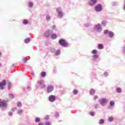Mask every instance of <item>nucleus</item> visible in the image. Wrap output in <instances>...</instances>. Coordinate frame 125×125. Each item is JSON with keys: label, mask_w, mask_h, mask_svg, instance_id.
Returning <instances> with one entry per match:
<instances>
[{"label": "nucleus", "mask_w": 125, "mask_h": 125, "mask_svg": "<svg viewBox=\"0 0 125 125\" xmlns=\"http://www.w3.org/2000/svg\"><path fill=\"white\" fill-rule=\"evenodd\" d=\"M56 13H57L58 16L59 18H62L63 16H64V12H63V10H62V8L60 7L57 8Z\"/></svg>", "instance_id": "f257e3e1"}, {"label": "nucleus", "mask_w": 125, "mask_h": 125, "mask_svg": "<svg viewBox=\"0 0 125 125\" xmlns=\"http://www.w3.org/2000/svg\"><path fill=\"white\" fill-rule=\"evenodd\" d=\"M93 30L94 31H95L96 32H97V33H101L102 32V26H101V24L99 23H97L95 24L93 27Z\"/></svg>", "instance_id": "f03ea898"}, {"label": "nucleus", "mask_w": 125, "mask_h": 125, "mask_svg": "<svg viewBox=\"0 0 125 125\" xmlns=\"http://www.w3.org/2000/svg\"><path fill=\"white\" fill-rule=\"evenodd\" d=\"M59 42L60 45L63 46V47H68V46H69V43H68L64 39H60Z\"/></svg>", "instance_id": "7ed1b4c3"}, {"label": "nucleus", "mask_w": 125, "mask_h": 125, "mask_svg": "<svg viewBox=\"0 0 125 125\" xmlns=\"http://www.w3.org/2000/svg\"><path fill=\"white\" fill-rule=\"evenodd\" d=\"M108 100L105 98H102L99 100V103L102 106H105L108 103Z\"/></svg>", "instance_id": "20e7f679"}, {"label": "nucleus", "mask_w": 125, "mask_h": 125, "mask_svg": "<svg viewBox=\"0 0 125 125\" xmlns=\"http://www.w3.org/2000/svg\"><path fill=\"white\" fill-rule=\"evenodd\" d=\"M104 35H108L109 38L110 39H112V38H114V32L112 31H108V30H105L104 31Z\"/></svg>", "instance_id": "39448f33"}, {"label": "nucleus", "mask_w": 125, "mask_h": 125, "mask_svg": "<svg viewBox=\"0 0 125 125\" xmlns=\"http://www.w3.org/2000/svg\"><path fill=\"white\" fill-rule=\"evenodd\" d=\"M48 100L52 103L55 102V101H56V97L53 95H51L48 97Z\"/></svg>", "instance_id": "423d86ee"}, {"label": "nucleus", "mask_w": 125, "mask_h": 125, "mask_svg": "<svg viewBox=\"0 0 125 125\" xmlns=\"http://www.w3.org/2000/svg\"><path fill=\"white\" fill-rule=\"evenodd\" d=\"M102 5L100 4H98L95 7V10L97 12H101V11H102Z\"/></svg>", "instance_id": "0eeeda50"}, {"label": "nucleus", "mask_w": 125, "mask_h": 125, "mask_svg": "<svg viewBox=\"0 0 125 125\" xmlns=\"http://www.w3.org/2000/svg\"><path fill=\"white\" fill-rule=\"evenodd\" d=\"M38 83L41 88H44V87L46 86L45 84H44V81L43 80H42L38 81Z\"/></svg>", "instance_id": "6e6552de"}, {"label": "nucleus", "mask_w": 125, "mask_h": 125, "mask_svg": "<svg viewBox=\"0 0 125 125\" xmlns=\"http://www.w3.org/2000/svg\"><path fill=\"white\" fill-rule=\"evenodd\" d=\"M54 90V87L53 85H49L47 87V93H51V92Z\"/></svg>", "instance_id": "1a4fd4ad"}, {"label": "nucleus", "mask_w": 125, "mask_h": 125, "mask_svg": "<svg viewBox=\"0 0 125 125\" xmlns=\"http://www.w3.org/2000/svg\"><path fill=\"white\" fill-rule=\"evenodd\" d=\"M1 107L6 108V107H7V104L6 103V102L2 101L1 99H0V108H1Z\"/></svg>", "instance_id": "9d476101"}, {"label": "nucleus", "mask_w": 125, "mask_h": 125, "mask_svg": "<svg viewBox=\"0 0 125 125\" xmlns=\"http://www.w3.org/2000/svg\"><path fill=\"white\" fill-rule=\"evenodd\" d=\"M6 84V81L5 80H4L2 81V83H0V90H2L4 89V85H5Z\"/></svg>", "instance_id": "9b49d317"}, {"label": "nucleus", "mask_w": 125, "mask_h": 125, "mask_svg": "<svg viewBox=\"0 0 125 125\" xmlns=\"http://www.w3.org/2000/svg\"><path fill=\"white\" fill-rule=\"evenodd\" d=\"M96 3H97V0H91L89 2V6H94Z\"/></svg>", "instance_id": "f8f14e48"}, {"label": "nucleus", "mask_w": 125, "mask_h": 125, "mask_svg": "<svg viewBox=\"0 0 125 125\" xmlns=\"http://www.w3.org/2000/svg\"><path fill=\"white\" fill-rule=\"evenodd\" d=\"M52 30H48V31L46 32L45 33V37H48L51 36V35L52 34Z\"/></svg>", "instance_id": "ddd939ff"}, {"label": "nucleus", "mask_w": 125, "mask_h": 125, "mask_svg": "<svg viewBox=\"0 0 125 125\" xmlns=\"http://www.w3.org/2000/svg\"><path fill=\"white\" fill-rule=\"evenodd\" d=\"M98 57H99V56L98 54L94 55L93 56V61H94V62H98L97 61Z\"/></svg>", "instance_id": "4468645a"}, {"label": "nucleus", "mask_w": 125, "mask_h": 125, "mask_svg": "<svg viewBox=\"0 0 125 125\" xmlns=\"http://www.w3.org/2000/svg\"><path fill=\"white\" fill-rule=\"evenodd\" d=\"M27 7L29 8H32L34 6V2L32 1H28L27 3Z\"/></svg>", "instance_id": "2eb2a0df"}, {"label": "nucleus", "mask_w": 125, "mask_h": 125, "mask_svg": "<svg viewBox=\"0 0 125 125\" xmlns=\"http://www.w3.org/2000/svg\"><path fill=\"white\" fill-rule=\"evenodd\" d=\"M116 92H117V93H122L123 90L121 87H117L116 89Z\"/></svg>", "instance_id": "dca6fc26"}, {"label": "nucleus", "mask_w": 125, "mask_h": 125, "mask_svg": "<svg viewBox=\"0 0 125 125\" xmlns=\"http://www.w3.org/2000/svg\"><path fill=\"white\" fill-rule=\"evenodd\" d=\"M90 95H94L95 94V90L93 89H91L89 91Z\"/></svg>", "instance_id": "f3484780"}, {"label": "nucleus", "mask_w": 125, "mask_h": 125, "mask_svg": "<svg viewBox=\"0 0 125 125\" xmlns=\"http://www.w3.org/2000/svg\"><path fill=\"white\" fill-rule=\"evenodd\" d=\"M23 113V109H18L17 111V114H18V115H22Z\"/></svg>", "instance_id": "a211bd4d"}, {"label": "nucleus", "mask_w": 125, "mask_h": 125, "mask_svg": "<svg viewBox=\"0 0 125 125\" xmlns=\"http://www.w3.org/2000/svg\"><path fill=\"white\" fill-rule=\"evenodd\" d=\"M61 53V51H60V50H57L55 52L54 54L56 56H58V55H60Z\"/></svg>", "instance_id": "6ab92c4d"}, {"label": "nucleus", "mask_w": 125, "mask_h": 125, "mask_svg": "<svg viewBox=\"0 0 125 125\" xmlns=\"http://www.w3.org/2000/svg\"><path fill=\"white\" fill-rule=\"evenodd\" d=\"M24 42L25 43H29L30 42H31V38H28L27 39H24Z\"/></svg>", "instance_id": "aec40b11"}, {"label": "nucleus", "mask_w": 125, "mask_h": 125, "mask_svg": "<svg viewBox=\"0 0 125 125\" xmlns=\"http://www.w3.org/2000/svg\"><path fill=\"white\" fill-rule=\"evenodd\" d=\"M51 38L52 40H55L57 39V35L55 34H52L51 36Z\"/></svg>", "instance_id": "412c9836"}, {"label": "nucleus", "mask_w": 125, "mask_h": 125, "mask_svg": "<svg viewBox=\"0 0 125 125\" xmlns=\"http://www.w3.org/2000/svg\"><path fill=\"white\" fill-rule=\"evenodd\" d=\"M22 24L23 25H27V24H29V21L26 19H24L22 21Z\"/></svg>", "instance_id": "4be33fe9"}, {"label": "nucleus", "mask_w": 125, "mask_h": 125, "mask_svg": "<svg viewBox=\"0 0 125 125\" xmlns=\"http://www.w3.org/2000/svg\"><path fill=\"white\" fill-rule=\"evenodd\" d=\"M51 18V16H50V15H49V14L46 15V20L47 21H50Z\"/></svg>", "instance_id": "5701e85b"}, {"label": "nucleus", "mask_w": 125, "mask_h": 125, "mask_svg": "<svg viewBox=\"0 0 125 125\" xmlns=\"http://www.w3.org/2000/svg\"><path fill=\"white\" fill-rule=\"evenodd\" d=\"M98 47L99 49H103L104 48V46L103 45V44H99L98 45Z\"/></svg>", "instance_id": "b1692460"}, {"label": "nucleus", "mask_w": 125, "mask_h": 125, "mask_svg": "<svg viewBox=\"0 0 125 125\" xmlns=\"http://www.w3.org/2000/svg\"><path fill=\"white\" fill-rule=\"evenodd\" d=\"M110 107H113L115 105V102L114 101H111L109 103Z\"/></svg>", "instance_id": "393cba45"}, {"label": "nucleus", "mask_w": 125, "mask_h": 125, "mask_svg": "<svg viewBox=\"0 0 125 125\" xmlns=\"http://www.w3.org/2000/svg\"><path fill=\"white\" fill-rule=\"evenodd\" d=\"M91 23H85L83 25L84 27H86V28L88 27H90V26H91Z\"/></svg>", "instance_id": "a878e982"}, {"label": "nucleus", "mask_w": 125, "mask_h": 125, "mask_svg": "<svg viewBox=\"0 0 125 125\" xmlns=\"http://www.w3.org/2000/svg\"><path fill=\"white\" fill-rule=\"evenodd\" d=\"M108 122H113L114 121V117H109L108 118Z\"/></svg>", "instance_id": "bb28decb"}, {"label": "nucleus", "mask_w": 125, "mask_h": 125, "mask_svg": "<svg viewBox=\"0 0 125 125\" xmlns=\"http://www.w3.org/2000/svg\"><path fill=\"white\" fill-rule=\"evenodd\" d=\"M41 76L42 78H44V77L46 76V73H45V72L43 71L41 73Z\"/></svg>", "instance_id": "cd10ccee"}, {"label": "nucleus", "mask_w": 125, "mask_h": 125, "mask_svg": "<svg viewBox=\"0 0 125 125\" xmlns=\"http://www.w3.org/2000/svg\"><path fill=\"white\" fill-rule=\"evenodd\" d=\"M104 123H105V121H104V120H103V119L100 120L99 125H103V124H104Z\"/></svg>", "instance_id": "c85d7f7f"}, {"label": "nucleus", "mask_w": 125, "mask_h": 125, "mask_svg": "<svg viewBox=\"0 0 125 125\" xmlns=\"http://www.w3.org/2000/svg\"><path fill=\"white\" fill-rule=\"evenodd\" d=\"M94 108L95 109H97L98 108H100V105H99V104H96L95 105H94Z\"/></svg>", "instance_id": "c756f323"}, {"label": "nucleus", "mask_w": 125, "mask_h": 125, "mask_svg": "<svg viewBox=\"0 0 125 125\" xmlns=\"http://www.w3.org/2000/svg\"><path fill=\"white\" fill-rule=\"evenodd\" d=\"M17 105L18 107H19L20 108H21V107H22V104L21 103V102H18L17 103Z\"/></svg>", "instance_id": "7c9ffc66"}, {"label": "nucleus", "mask_w": 125, "mask_h": 125, "mask_svg": "<svg viewBox=\"0 0 125 125\" xmlns=\"http://www.w3.org/2000/svg\"><path fill=\"white\" fill-rule=\"evenodd\" d=\"M35 122H36V123H40V122H41V118H36L35 119Z\"/></svg>", "instance_id": "2f4dec72"}, {"label": "nucleus", "mask_w": 125, "mask_h": 125, "mask_svg": "<svg viewBox=\"0 0 125 125\" xmlns=\"http://www.w3.org/2000/svg\"><path fill=\"white\" fill-rule=\"evenodd\" d=\"M112 5L115 6V5H118V2L117 1H113L112 2Z\"/></svg>", "instance_id": "473e14b6"}, {"label": "nucleus", "mask_w": 125, "mask_h": 125, "mask_svg": "<svg viewBox=\"0 0 125 125\" xmlns=\"http://www.w3.org/2000/svg\"><path fill=\"white\" fill-rule=\"evenodd\" d=\"M106 24H107V21H103L102 22V25H103V26H105Z\"/></svg>", "instance_id": "72a5a7b5"}, {"label": "nucleus", "mask_w": 125, "mask_h": 125, "mask_svg": "<svg viewBox=\"0 0 125 125\" xmlns=\"http://www.w3.org/2000/svg\"><path fill=\"white\" fill-rule=\"evenodd\" d=\"M97 50H96V49L93 50L92 51V54H97Z\"/></svg>", "instance_id": "f704fd0d"}, {"label": "nucleus", "mask_w": 125, "mask_h": 125, "mask_svg": "<svg viewBox=\"0 0 125 125\" xmlns=\"http://www.w3.org/2000/svg\"><path fill=\"white\" fill-rule=\"evenodd\" d=\"M51 29H52V30H53V31H56V29H57V28H56V26H55V25H53V26H52V27H51Z\"/></svg>", "instance_id": "c9c22d12"}, {"label": "nucleus", "mask_w": 125, "mask_h": 125, "mask_svg": "<svg viewBox=\"0 0 125 125\" xmlns=\"http://www.w3.org/2000/svg\"><path fill=\"white\" fill-rule=\"evenodd\" d=\"M78 90L77 89H74L73 90V94H74V95H77L78 94Z\"/></svg>", "instance_id": "e433bc0d"}, {"label": "nucleus", "mask_w": 125, "mask_h": 125, "mask_svg": "<svg viewBox=\"0 0 125 125\" xmlns=\"http://www.w3.org/2000/svg\"><path fill=\"white\" fill-rule=\"evenodd\" d=\"M90 115L92 117H94V116H95V112L94 111H92L90 113Z\"/></svg>", "instance_id": "4c0bfd02"}, {"label": "nucleus", "mask_w": 125, "mask_h": 125, "mask_svg": "<svg viewBox=\"0 0 125 125\" xmlns=\"http://www.w3.org/2000/svg\"><path fill=\"white\" fill-rule=\"evenodd\" d=\"M9 98H11V99H12L14 98V95H13V94H9Z\"/></svg>", "instance_id": "58836bf2"}, {"label": "nucleus", "mask_w": 125, "mask_h": 125, "mask_svg": "<svg viewBox=\"0 0 125 125\" xmlns=\"http://www.w3.org/2000/svg\"><path fill=\"white\" fill-rule=\"evenodd\" d=\"M11 88V83H9L8 84V89L9 90Z\"/></svg>", "instance_id": "ea45409f"}, {"label": "nucleus", "mask_w": 125, "mask_h": 125, "mask_svg": "<svg viewBox=\"0 0 125 125\" xmlns=\"http://www.w3.org/2000/svg\"><path fill=\"white\" fill-rule=\"evenodd\" d=\"M22 60L24 61V63H27V61H28V59H26L25 58H22Z\"/></svg>", "instance_id": "a19ab883"}, {"label": "nucleus", "mask_w": 125, "mask_h": 125, "mask_svg": "<svg viewBox=\"0 0 125 125\" xmlns=\"http://www.w3.org/2000/svg\"><path fill=\"white\" fill-rule=\"evenodd\" d=\"M55 117H56V118H59V113H58V112H56L55 114Z\"/></svg>", "instance_id": "79ce46f5"}, {"label": "nucleus", "mask_w": 125, "mask_h": 125, "mask_svg": "<svg viewBox=\"0 0 125 125\" xmlns=\"http://www.w3.org/2000/svg\"><path fill=\"white\" fill-rule=\"evenodd\" d=\"M104 77H108V72H105L104 73Z\"/></svg>", "instance_id": "37998d69"}, {"label": "nucleus", "mask_w": 125, "mask_h": 125, "mask_svg": "<svg viewBox=\"0 0 125 125\" xmlns=\"http://www.w3.org/2000/svg\"><path fill=\"white\" fill-rule=\"evenodd\" d=\"M48 119H49V116L46 115L45 116L44 120H48Z\"/></svg>", "instance_id": "c03bdc74"}, {"label": "nucleus", "mask_w": 125, "mask_h": 125, "mask_svg": "<svg viewBox=\"0 0 125 125\" xmlns=\"http://www.w3.org/2000/svg\"><path fill=\"white\" fill-rule=\"evenodd\" d=\"M16 110H17V107H14V108H12V112H14V111H16Z\"/></svg>", "instance_id": "a18cd8bd"}, {"label": "nucleus", "mask_w": 125, "mask_h": 125, "mask_svg": "<svg viewBox=\"0 0 125 125\" xmlns=\"http://www.w3.org/2000/svg\"><path fill=\"white\" fill-rule=\"evenodd\" d=\"M12 115H13V113L11 112V111L9 112L8 115L10 116V117L12 116Z\"/></svg>", "instance_id": "49530a36"}, {"label": "nucleus", "mask_w": 125, "mask_h": 125, "mask_svg": "<svg viewBox=\"0 0 125 125\" xmlns=\"http://www.w3.org/2000/svg\"><path fill=\"white\" fill-rule=\"evenodd\" d=\"M45 125H51V123H50V122H45Z\"/></svg>", "instance_id": "de8ad7c7"}, {"label": "nucleus", "mask_w": 125, "mask_h": 125, "mask_svg": "<svg viewBox=\"0 0 125 125\" xmlns=\"http://www.w3.org/2000/svg\"><path fill=\"white\" fill-rule=\"evenodd\" d=\"M94 100H97V99H98V96H95L94 97Z\"/></svg>", "instance_id": "09e8293b"}, {"label": "nucleus", "mask_w": 125, "mask_h": 125, "mask_svg": "<svg viewBox=\"0 0 125 125\" xmlns=\"http://www.w3.org/2000/svg\"><path fill=\"white\" fill-rule=\"evenodd\" d=\"M51 52H54V53H55V49L54 48H52V49H51Z\"/></svg>", "instance_id": "8fccbe9b"}, {"label": "nucleus", "mask_w": 125, "mask_h": 125, "mask_svg": "<svg viewBox=\"0 0 125 125\" xmlns=\"http://www.w3.org/2000/svg\"><path fill=\"white\" fill-rule=\"evenodd\" d=\"M27 90L30 91V90H31V87H30V86H27Z\"/></svg>", "instance_id": "3c124183"}, {"label": "nucleus", "mask_w": 125, "mask_h": 125, "mask_svg": "<svg viewBox=\"0 0 125 125\" xmlns=\"http://www.w3.org/2000/svg\"><path fill=\"white\" fill-rule=\"evenodd\" d=\"M38 125H44V123H42V122H40L39 123Z\"/></svg>", "instance_id": "603ef678"}, {"label": "nucleus", "mask_w": 125, "mask_h": 125, "mask_svg": "<svg viewBox=\"0 0 125 125\" xmlns=\"http://www.w3.org/2000/svg\"><path fill=\"white\" fill-rule=\"evenodd\" d=\"M123 52L125 53V45L123 47Z\"/></svg>", "instance_id": "864d4df0"}, {"label": "nucleus", "mask_w": 125, "mask_h": 125, "mask_svg": "<svg viewBox=\"0 0 125 125\" xmlns=\"http://www.w3.org/2000/svg\"><path fill=\"white\" fill-rule=\"evenodd\" d=\"M123 9H124V10H125V1H124V5Z\"/></svg>", "instance_id": "5fc2aeb1"}, {"label": "nucleus", "mask_w": 125, "mask_h": 125, "mask_svg": "<svg viewBox=\"0 0 125 125\" xmlns=\"http://www.w3.org/2000/svg\"><path fill=\"white\" fill-rule=\"evenodd\" d=\"M31 76H33V77H34L35 76V73L32 72L31 73Z\"/></svg>", "instance_id": "6e6d98bb"}, {"label": "nucleus", "mask_w": 125, "mask_h": 125, "mask_svg": "<svg viewBox=\"0 0 125 125\" xmlns=\"http://www.w3.org/2000/svg\"><path fill=\"white\" fill-rule=\"evenodd\" d=\"M12 66H13V67H15V64H13Z\"/></svg>", "instance_id": "4d7b16f0"}, {"label": "nucleus", "mask_w": 125, "mask_h": 125, "mask_svg": "<svg viewBox=\"0 0 125 125\" xmlns=\"http://www.w3.org/2000/svg\"><path fill=\"white\" fill-rule=\"evenodd\" d=\"M0 55H1V53L0 52Z\"/></svg>", "instance_id": "13d9d810"}, {"label": "nucleus", "mask_w": 125, "mask_h": 125, "mask_svg": "<svg viewBox=\"0 0 125 125\" xmlns=\"http://www.w3.org/2000/svg\"><path fill=\"white\" fill-rule=\"evenodd\" d=\"M1 66V64L0 63V67Z\"/></svg>", "instance_id": "bf43d9fd"}]
</instances>
